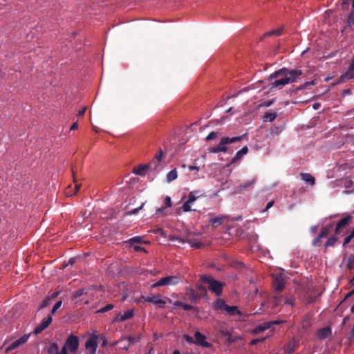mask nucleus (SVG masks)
I'll use <instances>...</instances> for the list:
<instances>
[{"label":"nucleus","instance_id":"1","mask_svg":"<svg viewBox=\"0 0 354 354\" xmlns=\"http://www.w3.org/2000/svg\"><path fill=\"white\" fill-rule=\"evenodd\" d=\"M302 74L300 69L289 70L287 68H282L270 75L269 80L279 78L271 83V87L281 88L288 84L295 82Z\"/></svg>","mask_w":354,"mask_h":354},{"label":"nucleus","instance_id":"2","mask_svg":"<svg viewBox=\"0 0 354 354\" xmlns=\"http://www.w3.org/2000/svg\"><path fill=\"white\" fill-rule=\"evenodd\" d=\"M247 136V133H243L241 136H234L232 138L223 136L221 138L220 141L217 145L209 149V152L212 153H218L220 152L225 153L227 152L229 149L228 145L230 144L241 142Z\"/></svg>","mask_w":354,"mask_h":354},{"label":"nucleus","instance_id":"3","mask_svg":"<svg viewBox=\"0 0 354 354\" xmlns=\"http://www.w3.org/2000/svg\"><path fill=\"white\" fill-rule=\"evenodd\" d=\"M201 282L208 285V290L214 293L216 296H221L223 294V289L225 286V283L221 282L215 279L211 275L203 274L200 277Z\"/></svg>","mask_w":354,"mask_h":354},{"label":"nucleus","instance_id":"4","mask_svg":"<svg viewBox=\"0 0 354 354\" xmlns=\"http://www.w3.org/2000/svg\"><path fill=\"white\" fill-rule=\"evenodd\" d=\"M79 347V339L78 337L73 334L70 335L62 348H65L66 351H69L70 353H75Z\"/></svg>","mask_w":354,"mask_h":354},{"label":"nucleus","instance_id":"5","mask_svg":"<svg viewBox=\"0 0 354 354\" xmlns=\"http://www.w3.org/2000/svg\"><path fill=\"white\" fill-rule=\"evenodd\" d=\"M180 282V278L177 276H167L161 278L156 283L152 285L153 288L165 286L169 285H176Z\"/></svg>","mask_w":354,"mask_h":354},{"label":"nucleus","instance_id":"6","mask_svg":"<svg viewBox=\"0 0 354 354\" xmlns=\"http://www.w3.org/2000/svg\"><path fill=\"white\" fill-rule=\"evenodd\" d=\"M71 171H72L73 182L75 183V186H74L73 189H72V186L71 185L68 186L66 190L65 191V194L67 196H72L75 195L81 187V184H78L77 183V179L76 170H75V167H73V166L71 167Z\"/></svg>","mask_w":354,"mask_h":354},{"label":"nucleus","instance_id":"7","mask_svg":"<svg viewBox=\"0 0 354 354\" xmlns=\"http://www.w3.org/2000/svg\"><path fill=\"white\" fill-rule=\"evenodd\" d=\"M353 216L350 214H348L344 218L341 219L336 224L335 228V234L336 235H339L341 234L343 229L346 227L352 221Z\"/></svg>","mask_w":354,"mask_h":354},{"label":"nucleus","instance_id":"8","mask_svg":"<svg viewBox=\"0 0 354 354\" xmlns=\"http://www.w3.org/2000/svg\"><path fill=\"white\" fill-rule=\"evenodd\" d=\"M98 339L99 335H93L86 340L85 346L86 349L89 352L90 354H95L97 347Z\"/></svg>","mask_w":354,"mask_h":354},{"label":"nucleus","instance_id":"9","mask_svg":"<svg viewBox=\"0 0 354 354\" xmlns=\"http://www.w3.org/2000/svg\"><path fill=\"white\" fill-rule=\"evenodd\" d=\"M195 342L194 344L197 346H201L205 348H212V344L209 342H207L206 339V337L203 335L199 331H196L194 333Z\"/></svg>","mask_w":354,"mask_h":354},{"label":"nucleus","instance_id":"10","mask_svg":"<svg viewBox=\"0 0 354 354\" xmlns=\"http://www.w3.org/2000/svg\"><path fill=\"white\" fill-rule=\"evenodd\" d=\"M52 317L48 315L47 317L44 318L41 322L35 328L33 333L38 335L41 333L44 329H46L52 322Z\"/></svg>","mask_w":354,"mask_h":354},{"label":"nucleus","instance_id":"11","mask_svg":"<svg viewBox=\"0 0 354 354\" xmlns=\"http://www.w3.org/2000/svg\"><path fill=\"white\" fill-rule=\"evenodd\" d=\"M30 337L29 334H25L23 336H21L19 339L14 341L6 350V351L8 353L12 350H14L19 347L20 345H22L25 344L28 338Z\"/></svg>","mask_w":354,"mask_h":354},{"label":"nucleus","instance_id":"12","mask_svg":"<svg viewBox=\"0 0 354 354\" xmlns=\"http://www.w3.org/2000/svg\"><path fill=\"white\" fill-rule=\"evenodd\" d=\"M299 346V339L293 337L285 346L284 351L286 354L292 353Z\"/></svg>","mask_w":354,"mask_h":354},{"label":"nucleus","instance_id":"13","mask_svg":"<svg viewBox=\"0 0 354 354\" xmlns=\"http://www.w3.org/2000/svg\"><path fill=\"white\" fill-rule=\"evenodd\" d=\"M196 201L192 194H188V199L183 203L180 209L185 212L196 211V209H192L191 207Z\"/></svg>","mask_w":354,"mask_h":354},{"label":"nucleus","instance_id":"14","mask_svg":"<svg viewBox=\"0 0 354 354\" xmlns=\"http://www.w3.org/2000/svg\"><path fill=\"white\" fill-rule=\"evenodd\" d=\"M273 286L277 291L281 290L285 286V279L282 274L277 275L273 280Z\"/></svg>","mask_w":354,"mask_h":354},{"label":"nucleus","instance_id":"15","mask_svg":"<svg viewBox=\"0 0 354 354\" xmlns=\"http://www.w3.org/2000/svg\"><path fill=\"white\" fill-rule=\"evenodd\" d=\"M196 291L192 290V295L195 299H201L206 296L207 288L201 284L196 285Z\"/></svg>","mask_w":354,"mask_h":354},{"label":"nucleus","instance_id":"16","mask_svg":"<svg viewBox=\"0 0 354 354\" xmlns=\"http://www.w3.org/2000/svg\"><path fill=\"white\" fill-rule=\"evenodd\" d=\"M134 315V310L133 309L127 310L123 313V314H120L117 316L116 318L113 319V322H124L125 320L129 319L132 318Z\"/></svg>","mask_w":354,"mask_h":354},{"label":"nucleus","instance_id":"17","mask_svg":"<svg viewBox=\"0 0 354 354\" xmlns=\"http://www.w3.org/2000/svg\"><path fill=\"white\" fill-rule=\"evenodd\" d=\"M140 301H148V302H150V303H152L153 304H165V302L161 299L160 298L159 296H156V295H153V296H150V297H145V296H142L140 298Z\"/></svg>","mask_w":354,"mask_h":354},{"label":"nucleus","instance_id":"18","mask_svg":"<svg viewBox=\"0 0 354 354\" xmlns=\"http://www.w3.org/2000/svg\"><path fill=\"white\" fill-rule=\"evenodd\" d=\"M47 351L48 354H68L65 348H62L61 351H59V346L56 342L51 343Z\"/></svg>","mask_w":354,"mask_h":354},{"label":"nucleus","instance_id":"19","mask_svg":"<svg viewBox=\"0 0 354 354\" xmlns=\"http://www.w3.org/2000/svg\"><path fill=\"white\" fill-rule=\"evenodd\" d=\"M175 240L176 241H178V243H184L185 242H187L188 243L192 248H200L203 246V243L199 242V241H197L195 239H186V240H184L182 238H180V237H176L175 238Z\"/></svg>","mask_w":354,"mask_h":354},{"label":"nucleus","instance_id":"20","mask_svg":"<svg viewBox=\"0 0 354 354\" xmlns=\"http://www.w3.org/2000/svg\"><path fill=\"white\" fill-rule=\"evenodd\" d=\"M340 78L342 82L346 80L354 79V61L352 62L346 72Z\"/></svg>","mask_w":354,"mask_h":354},{"label":"nucleus","instance_id":"21","mask_svg":"<svg viewBox=\"0 0 354 354\" xmlns=\"http://www.w3.org/2000/svg\"><path fill=\"white\" fill-rule=\"evenodd\" d=\"M248 152L247 146L243 147L241 150L238 151L234 157L232 159L230 165L234 164L239 160L243 156L246 155Z\"/></svg>","mask_w":354,"mask_h":354},{"label":"nucleus","instance_id":"22","mask_svg":"<svg viewBox=\"0 0 354 354\" xmlns=\"http://www.w3.org/2000/svg\"><path fill=\"white\" fill-rule=\"evenodd\" d=\"M227 218L226 216H217L215 218H211L209 221V223L212 225V227L216 228L221 225L225 219Z\"/></svg>","mask_w":354,"mask_h":354},{"label":"nucleus","instance_id":"23","mask_svg":"<svg viewBox=\"0 0 354 354\" xmlns=\"http://www.w3.org/2000/svg\"><path fill=\"white\" fill-rule=\"evenodd\" d=\"M280 323H281V322H279V321L265 322V323L257 326V328H255V331L257 333L261 332V331H263L265 330L270 328V326L273 324H279Z\"/></svg>","mask_w":354,"mask_h":354},{"label":"nucleus","instance_id":"24","mask_svg":"<svg viewBox=\"0 0 354 354\" xmlns=\"http://www.w3.org/2000/svg\"><path fill=\"white\" fill-rule=\"evenodd\" d=\"M148 169H149L147 165H140L133 169V173L136 175L144 176Z\"/></svg>","mask_w":354,"mask_h":354},{"label":"nucleus","instance_id":"25","mask_svg":"<svg viewBox=\"0 0 354 354\" xmlns=\"http://www.w3.org/2000/svg\"><path fill=\"white\" fill-rule=\"evenodd\" d=\"M348 1L349 0L344 1L343 3H342V6H344V5H347L348 4L347 1ZM351 1H352L351 11L349 13L348 17V19H347L348 25L349 26H351L354 25V0H351Z\"/></svg>","mask_w":354,"mask_h":354},{"label":"nucleus","instance_id":"26","mask_svg":"<svg viewBox=\"0 0 354 354\" xmlns=\"http://www.w3.org/2000/svg\"><path fill=\"white\" fill-rule=\"evenodd\" d=\"M331 333L330 327H324L317 331V335L319 339H324L326 338Z\"/></svg>","mask_w":354,"mask_h":354},{"label":"nucleus","instance_id":"27","mask_svg":"<svg viewBox=\"0 0 354 354\" xmlns=\"http://www.w3.org/2000/svg\"><path fill=\"white\" fill-rule=\"evenodd\" d=\"M300 176L304 181L309 183L311 186L314 185L315 179L311 174L308 173H301Z\"/></svg>","mask_w":354,"mask_h":354},{"label":"nucleus","instance_id":"28","mask_svg":"<svg viewBox=\"0 0 354 354\" xmlns=\"http://www.w3.org/2000/svg\"><path fill=\"white\" fill-rule=\"evenodd\" d=\"M225 311H226L230 316L240 315L241 314V311L238 309V307L235 306H230L227 305Z\"/></svg>","mask_w":354,"mask_h":354},{"label":"nucleus","instance_id":"29","mask_svg":"<svg viewBox=\"0 0 354 354\" xmlns=\"http://www.w3.org/2000/svg\"><path fill=\"white\" fill-rule=\"evenodd\" d=\"M315 84V82L314 80L310 82H306L302 85L295 88L292 91L297 93L299 91L303 89H308L310 86H314Z\"/></svg>","mask_w":354,"mask_h":354},{"label":"nucleus","instance_id":"30","mask_svg":"<svg viewBox=\"0 0 354 354\" xmlns=\"http://www.w3.org/2000/svg\"><path fill=\"white\" fill-rule=\"evenodd\" d=\"M277 117V113L276 112H269L267 111L263 115V121L265 122H272Z\"/></svg>","mask_w":354,"mask_h":354},{"label":"nucleus","instance_id":"31","mask_svg":"<svg viewBox=\"0 0 354 354\" xmlns=\"http://www.w3.org/2000/svg\"><path fill=\"white\" fill-rule=\"evenodd\" d=\"M254 183V180L246 181L242 184H241L239 187H236V192H241V191L250 187Z\"/></svg>","mask_w":354,"mask_h":354},{"label":"nucleus","instance_id":"32","mask_svg":"<svg viewBox=\"0 0 354 354\" xmlns=\"http://www.w3.org/2000/svg\"><path fill=\"white\" fill-rule=\"evenodd\" d=\"M333 225H334L333 223H330V224L322 227L321 230V232L319 233L320 237L324 238V237L327 236L328 234H329L330 229L333 227Z\"/></svg>","mask_w":354,"mask_h":354},{"label":"nucleus","instance_id":"33","mask_svg":"<svg viewBox=\"0 0 354 354\" xmlns=\"http://www.w3.org/2000/svg\"><path fill=\"white\" fill-rule=\"evenodd\" d=\"M311 327V322L310 319L308 317H306L304 318L301 322V328L304 330L307 331Z\"/></svg>","mask_w":354,"mask_h":354},{"label":"nucleus","instance_id":"34","mask_svg":"<svg viewBox=\"0 0 354 354\" xmlns=\"http://www.w3.org/2000/svg\"><path fill=\"white\" fill-rule=\"evenodd\" d=\"M178 177V172L176 169L171 170L167 175V180L170 183Z\"/></svg>","mask_w":354,"mask_h":354},{"label":"nucleus","instance_id":"35","mask_svg":"<svg viewBox=\"0 0 354 354\" xmlns=\"http://www.w3.org/2000/svg\"><path fill=\"white\" fill-rule=\"evenodd\" d=\"M338 238L337 237V235H333L330 237H329L326 243H325V248H328L329 247H332L335 245L336 241H337Z\"/></svg>","mask_w":354,"mask_h":354},{"label":"nucleus","instance_id":"36","mask_svg":"<svg viewBox=\"0 0 354 354\" xmlns=\"http://www.w3.org/2000/svg\"><path fill=\"white\" fill-rule=\"evenodd\" d=\"M87 292L84 288H80L76 291H75L72 295L73 299H77V298L86 295Z\"/></svg>","mask_w":354,"mask_h":354},{"label":"nucleus","instance_id":"37","mask_svg":"<svg viewBox=\"0 0 354 354\" xmlns=\"http://www.w3.org/2000/svg\"><path fill=\"white\" fill-rule=\"evenodd\" d=\"M216 308V309H221V310H225V308L227 307V304H225V301L221 299H218L216 300L215 303Z\"/></svg>","mask_w":354,"mask_h":354},{"label":"nucleus","instance_id":"38","mask_svg":"<svg viewBox=\"0 0 354 354\" xmlns=\"http://www.w3.org/2000/svg\"><path fill=\"white\" fill-rule=\"evenodd\" d=\"M160 161L153 159L152 161H151L149 163L147 164L149 169H151L153 171L156 170L158 167L159 166V162Z\"/></svg>","mask_w":354,"mask_h":354},{"label":"nucleus","instance_id":"39","mask_svg":"<svg viewBox=\"0 0 354 354\" xmlns=\"http://www.w3.org/2000/svg\"><path fill=\"white\" fill-rule=\"evenodd\" d=\"M347 268L349 270H354V254H351L348 257Z\"/></svg>","mask_w":354,"mask_h":354},{"label":"nucleus","instance_id":"40","mask_svg":"<svg viewBox=\"0 0 354 354\" xmlns=\"http://www.w3.org/2000/svg\"><path fill=\"white\" fill-rule=\"evenodd\" d=\"M282 31H283L282 28H278V29H276V30H273L267 32L265 34V36L280 35H281Z\"/></svg>","mask_w":354,"mask_h":354},{"label":"nucleus","instance_id":"41","mask_svg":"<svg viewBox=\"0 0 354 354\" xmlns=\"http://www.w3.org/2000/svg\"><path fill=\"white\" fill-rule=\"evenodd\" d=\"M177 306L182 307L185 310H192L194 308L193 306L180 301L178 302Z\"/></svg>","mask_w":354,"mask_h":354},{"label":"nucleus","instance_id":"42","mask_svg":"<svg viewBox=\"0 0 354 354\" xmlns=\"http://www.w3.org/2000/svg\"><path fill=\"white\" fill-rule=\"evenodd\" d=\"M219 135V133L217 132V131H212L210 132L207 136V137L205 138V140L206 141H209V140H213L216 138H217Z\"/></svg>","mask_w":354,"mask_h":354},{"label":"nucleus","instance_id":"43","mask_svg":"<svg viewBox=\"0 0 354 354\" xmlns=\"http://www.w3.org/2000/svg\"><path fill=\"white\" fill-rule=\"evenodd\" d=\"M128 243H129L130 244H134V243H143L142 240V237L140 236H134L131 239H130L129 241H128Z\"/></svg>","mask_w":354,"mask_h":354},{"label":"nucleus","instance_id":"44","mask_svg":"<svg viewBox=\"0 0 354 354\" xmlns=\"http://www.w3.org/2000/svg\"><path fill=\"white\" fill-rule=\"evenodd\" d=\"M62 304V301L61 300H60V301H57V302L54 304V306H53V308H52V310H51V312H50V315H54V314L56 313V311L57 310V309L60 308V306H61Z\"/></svg>","mask_w":354,"mask_h":354},{"label":"nucleus","instance_id":"45","mask_svg":"<svg viewBox=\"0 0 354 354\" xmlns=\"http://www.w3.org/2000/svg\"><path fill=\"white\" fill-rule=\"evenodd\" d=\"M353 236V234H349L347 236L345 237L342 244L343 247H346L348 243H352Z\"/></svg>","mask_w":354,"mask_h":354},{"label":"nucleus","instance_id":"46","mask_svg":"<svg viewBox=\"0 0 354 354\" xmlns=\"http://www.w3.org/2000/svg\"><path fill=\"white\" fill-rule=\"evenodd\" d=\"M113 308V305L112 304H109L106 305L104 307L98 310L99 313H105L109 311Z\"/></svg>","mask_w":354,"mask_h":354},{"label":"nucleus","instance_id":"47","mask_svg":"<svg viewBox=\"0 0 354 354\" xmlns=\"http://www.w3.org/2000/svg\"><path fill=\"white\" fill-rule=\"evenodd\" d=\"M316 298V296L309 295L304 299V301L306 302V304H310L313 303L315 301Z\"/></svg>","mask_w":354,"mask_h":354},{"label":"nucleus","instance_id":"48","mask_svg":"<svg viewBox=\"0 0 354 354\" xmlns=\"http://www.w3.org/2000/svg\"><path fill=\"white\" fill-rule=\"evenodd\" d=\"M52 301L48 298L46 297L44 300L42 301L41 304H40L39 308H44L47 307Z\"/></svg>","mask_w":354,"mask_h":354},{"label":"nucleus","instance_id":"49","mask_svg":"<svg viewBox=\"0 0 354 354\" xmlns=\"http://www.w3.org/2000/svg\"><path fill=\"white\" fill-rule=\"evenodd\" d=\"M323 237H320V234H319L316 238H315L313 240V242H312L313 245H314V246H319V245H320L321 239Z\"/></svg>","mask_w":354,"mask_h":354},{"label":"nucleus","instance_id":"50","mask_svg":"<svg viewBox=\"0 0 354 354\" xmlns=\"http://www.w3.org/2000/svg\"><path fill=\"white\" fill-rule=\"evenodd\" d=\"M60 293V291H55L54 292L49 293L47 297H48L51 301H53V299H56Z\"/></svg>","mask_w":354,"mask_h":354},{"label":"nucleus","instance_id":"51","mask_svg":"<svg viewBox=\"0 0 354 354\" xmlns=\"http://www.w3.org/2000/svg\"><path fill=\"white\" fill-rule=\"evenodd\" d=\"M145 203H142L139 207L138 208H135L131 211H129L127 214L128 215H133V214H136L140 209H142L143 206H144Z\"/></svg>","mask_w":354,"mask_h":354},{"label":"nucleus","instance_id":"52","mask_svg":"<svg viewBox=\"0 0 354 354\" xmlns=\"http://www.w3.org/2000/svg\"><path fill=\"white\" fill-rule=\"evenodd\" d=\"M163 155V151L162 149L160 148L159 151L154 156L153 159L160 161Z\"/></svg>","mask_w":354,"mask_h":354},{"label":"nucleus","instance_id":"53","mask_svg":"<svg viewBox=\"0 0 354 354\" xmlns=\"http://www.w3.org/2000/svg\"><path fill=\"white\" fill-rule=\"evenodd\" d=\"M183 338L186 340L187 342L190 344H194L195 340L194 338L188 335H183Z\"/></svg>","mask_w":354,"mask_h":354},{"label":"nucleus","instance_id":"54","mask_svg":"<svg viewBox=\"0 0 354 354\" xmlns=\"http://www.w3.org/2000/svg\"><path fill=\"white\" fill-rule=\"evenodd\" d=\"M165 205L166 207H171L172 205V202H171V199L169 196H166L165 198Z\"/></svg>","mask_w":354,"mask_h":354},{"label":"nucleus","instance_id":"55","mask_svg":"<svg viewBox=\"0 0 354 354\" xmlns=\"http://www.w3.org/2000/svg\"><path fill=\"white\" fill-rule=\"evenodd\" d=\"M265 340V338H259V339H254L251 340L250 344L251 346L256 345L259 342H263Z\"/></svg>","mask_w":354,"mask_h":354},{"label":"nucleus","instance_id":"56","mask_svg":"<svg viewBox=\"0 0 354 354\" xmlns=\"http://www.w3.org/2000/svg\"><path fill=\"white\" fill-rule=\"evenodd\" d=\"M99 339L101 340V346L102 347H104L106 346L107 344V342H106V339L105 337H104L103 336H100L99 335Z\"/></svg>","mask_w":354,"mask_h":354},{"label":"nucleus","instance_id":"57","mask_svg":"<svg viewBox=\"0 0 354 354\" xmlns=\"http://www.w3.org/2000/svg\"><path fill=\"white\" fill-rule=\"evenodd\" d=\"M200 193V191L198 190H194V191H192L189 193V194H193V196H194L195 198V200H196L198 198L200 197L199 195H198V194Z\"/></svg>","mask_w":354,"mask_h":354},{"label":"nucleus","instance_id":"58","mask_svg":"<svg viewBox=\"0 0 354 354\" xmlns=\"http://www.w3.org/2000/svg\"><path fill=\"white\" fill-rule=\"evenodd\" d=\"M273 205H274V201H273L268 202L267 205H266V207L263 210V212L268 211L270 208H271L273 206Z\"/></svg>","mask_w":354,"mask_h":354},{"label":"nucleus","instance_id":"59","mask_svg":"<svg viewBox=\"0 0 354 354\" xmlns=\"http://www.w3.org/2000/svg\"><path fill=\"white\" fill-rule=\"evenodd\" d=\"M86 110V106L83 107L81 110H80L78 111L77 116L78 117H81V116L84 115V114L85 113Z\"/></svg>","mask_w":354,"mask_h":354},{"label":"nucleus","instance_id":"60","mask_svg":"<svg viewBox=\"0 0 354 354\" xmlns=\"http://www.w3.org/2000/svg\"><path fill=\"white\" fill-rule=\"evenodd\" d=\"M285 304H289L292 306L295 305L294 299L291 298H288L286 299Z\"/></svg>","mask_w":354,"mask_h":354},{"label":"nucleus","instance_id":"61","mask_svg":"<svg viewBox=\"0 0 354 354\" xmlns=\"http://www.w3.org/2000/svg\"><path fill=\"white\" fill-rule=\"evenodd\" d=\"M165 207H159V208L156 209V214H163L165 212Z\"/></svg>","mask_w":354,"mask_h":354},{"label":"nucleus","instance_id":"62","mask_svg":"<svg viewBox=\"0 0 354 354\" xmlns=\"http://www.w3.org/2000/svg\"><path fill=\"white\" fill-rule=\"evenodd\" d=\"M133 248L137 252H139V251H144V252H145V249L144 248H142V247H140V246H134Z\"/></svg>","mask_w":354,"mask_h":354},{"label":"nucleus","instance_id":"63","mask_svg":"<svg viewBox=\"0 0 354 354\" xmlns=\"http://www.w3.org/2000/svg\"><path fill=\"white\" fill-rule=\"evenodd\" d=\"M227 342L231 344L234 342H235V337H233L231 335L227 337Z\"/></svg>","mask_w":354,"mask_h":354},{"label":"nucleus","instance_id":"64","mask_svg":"<svg viewBox=\"0 0 354 354\" xmlns=\"http://www.w3.org/2000/svg\"><path fill=\"white\" fill-rule=\"evenodd\" d=\"M188 168H189V169L190 171H193V170H197V171H198V170H199V167H197V166H194V165H190V166H189V167H188Z\"/></svg>","mask_w":354,"mask_h":354}]
</instances>
